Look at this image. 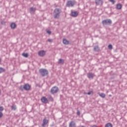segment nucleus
Segmentation results:
<instances>
[{
	"mask_svg": "<svg viewBox=\"0 0 127 127\" xmlns=\"http://www.w3.org/2000/svg\"><path fill=\"white\" fill-rule=\"evenodd\" d=\"M87 77H88V79H94L95 74L92 72H89L87 73Z\"/></svg>",
	"mask_w": 127,
	"mask_h": 127,
	"instance_id": "1a4fd4ad",
	"label": "nucleus"
},
{
	"mask_svg": "<svg viewBox=\"0 0 127 127\" xmlns=\"http://www.w3.org/2000/svg\"><path fill=\"white\" fill-rule=\"evenodd\" d=\"M63 42L64 44H65V45H68V44H69V43H70V42L66 39H64Z\"/></svg>",
	"mask_w": 127,
	"mask_h": 127,
	"instance_id": "4468645a",
	"label": "nucleus"
},
{
	"mask_svg": "<svg viewBox=\"0 0 127 127\" xmlns=\"http://www.w3.org/2000/svg\"><path fill=\"white\" fill-rule=\"evenodd\" d=\"M80 115H81V113L80 112V111L78 110L77 112V115L80 116Z\"/></svg>",
	"mask_w": 127,
	"mask_h": 127,
	"instance_id": "c756f323",
	"label": "nucleus"
},
{
	"mask_svg": "<svg viewBox=\"0 0 127 127\" xmlns=\"http://www.w3.org/2000/svg\"><path fill=\"white\" fill-rule=\"evenodd\" d=\"M91 127H97L96 125H93V126H91Z\"/></svg>",
	"mask_w": 127,
	"mask_h": 127,
	"instance_id": "c9c22d12",
	"label": "nucleus"
},
{
	"mask_svg": "<svg viewBox=\"0 0 127 127\" xmlns=\"http://www.w3.org/2000/svg\"><path fill=\"white\" fill-rule=\"evenodd\" d=\"M116 7L117 9H122V7H123V5L121 3H118L117 4Z\"/></svg>",
	"mask_w": 127,
	"mask_h": 127,
	"instance_id": "f3484780",
	"label": "nucleus"
},
{
	"mask_svg": "<svg viewBox=\"0 0 127 127\" xmlns=\"http://www.w3.org/2000/svg\"><path fill=\"white\" fill-rule=\"evenodd\" d=\"M11 109L12 111H15V110H16V107L15 106L13 105L11 107Z\"/></svg>",
	"mask_w": 127,
	"mask_h": 127,
	"instance_id": "393cba45",
	"label": "nucleus"
},
{
	"mask_svg": "<svg viewBox=\"0 0 127 127\" xmlns=\"http://www.w3.org/2000/svg\"><path fill=\"white\" fill-rule=\"evenodd\" d=\"M47 33H48V34L50 35V34H51L52 32L51 31L48 30V31H47Z\"/></svg>",
	"mask_w": 127,
	"mask_h": 127,
	"instance_id": "7c9ffc66",
	"label": "nucleus"
},
{
	"mask_svg": "<svg viewBox=\"0 0 127 127\" xmlns=\"http://www.w3.org/2000/svg\"><path fill=\"white\" fill-rule=\"evenodd\" d=\"M64 60L62 59H60L59 61V64H64Z\"/></svg>",
	"mask_w": 127,
	"mask_h": 127,
	"instance_id": "aec40b11",
	"label": "nucleus"
},
{
	"mask_svg": "<svg viewBox=\"0 0 127 127\" xmlns=\"http://www.w3.org/2000/svg\"><path fill=\"white\" fill-rule=\"evenodd\" d=\"M1 94V91L0 90V95Z\"/></svg>",
	"mask_w": 127,
	"mask_h": 127,
	"instance_id": "4c0bfd02",
	"label": "nucleus"
},
{
	"mask_svg": "<svg viewBox=\"0 0 127 127\" xmlns=\"http://www.w3.org/2000/svg\"><path fill=\"white\" fill-rule=\"evenodd\" d=\"M24 88L25 91H29L30 90V88H31V86H30V85H29V84L27 83L24 85Z\"/></svg>",
	"mask_w": 127,
	"mask_h": 127,
	"instance_id": "6e6552de",
	"label": "nucleus"
},
{
	"mask_svg": "<svg viewBox=\"0 0 127 127\" xmlns=\"http://www.w3.org/2000/svg\"><path fill=\"white\" fill-rule=\"evenodd\" d=\"M51 127H53V125H51Z\"/></svg>",
	"mask_w": 127,
	"mask_h": 127,
	"instance_id": "ea45409f",
	"label": "nucleus"
},
{
	"mask_svg": "<svg viewBox=\"0 0 127 127\" xmlns=\"http://www.w3.org/2000/svg\"><path fill=\"white\" fill-rule=\"evenodd\" d=\"M35 10H36V9H35V8H33V7H31L30 9V11H31V12H34L35 11Z\"/></svg>",
	"mask_w": 127,
	"mask_h": 127,
	"instance_id": "5701e85b",
	"label": "nucleus"
},
{
	"mask_svg": "<svg viewBox=\"0 0 127 127\" xmlns=\"http://www.w3.org/2000/svg\"><path fill=\"white\" fill-rule=\"evenodd\" d=\"M48 41L49 42H52V39H49L48 40Z\"/></svg>",
	"mask_w": 127,
	"mask_h": 127,
	"instance_id": "72a5a7b5",
	"label": "nucleus"
},
{
	"mask_svg": "<svg viewBox=\"0 0 127 127\" xmlns=\"http://www.w3.org/2000/svg\"><path fill=\"white\" fill-rule=\"evenodd\" d=\"M91 92H89L87 93V95H91Z\"/></svg>",
	"mask_w": 127,
	"mask_h": 127,
	"instance_id": "f704fd0d",
	"label": "nucleus"
},
{
	"mask_svg": "<svg viewBox=\"0 0 127 127\" xmlns=\"http://www.w3.org/2000/svg\"><path fill=\"white\" fill-rule=\"evenodd\" d=\"M99 96L104 99V98H106V94L105 93H99Z\"/></svg>",
	"mask_w": 127,
	"mask_h": 127,
	"instance_id": "6ab92c4d",
	"label": "nucleus"
},
{
	"mask_svg": "<svg viewBox=\"0 0 127 127\" xmlns=\"http://www.w3.org/2000/svg\"><path fill=\"white\" fill-rule=\"evenodd\" d=\"M69 127H76V123L74 121H71Z\"/></svg>",
	"mask_w": 127,
	"mask_h": 127,
	"instance_id": "ddd939ff",
	"label": "nucleus"
},
{
	"mask_svg": "<svg viewBox=\"0 0 127 127\" xmlns=\"http://www.w3.org/2000/svg\"><path fill=\"white\" fill-rule=\"evenodd\" d=\"M113 23L111 19H108L102 21V24L103 25H111Z\"/></svg>",
	"mask_w": 127,
	"mask_h": 127,
	"instance_id": "7ed1b4c3",
	"label": "nucleus"
},
{
	"mask_svg": "<svg viewBox=\"0 0 127 127\" xmlns=\"http://www.w3.org/2000/svg\"><path fill=\"white\" fill-rule=\"evenodd\" d=\"M4 72H5V69L3 68V67H0V74Z\"/></svg>",
	"mask_w": 127,
	"mask_h": 127,
	"instance_id": "a211bd4d",
	"label": "nucleus"
},
{
	"mask_svg": "<svg viewBox=\"0 0 127 127\" xmlns=\"http://www.w3.org/2000/svg\"><path fill=\"white\" fill-rule=\"evenodd\" d=\"M10 27L12 29H14L16 27V24L15 23H11Z\"/></svg>",
	"mask_w": 127,
	"mask_h": 127,
	"instance_id": "dca6fc26",
	"label": "nucleus"
},
{
	"mask_svg": "<svg viewBox=\"0 0 127 127\" xmlns=\"http://www.w3.org/2000/svg\"><path fill=\"white\" fill-rule=\"evenodd\" d=\"M60 13H61V9H60V8H56L54 11V18H59L60 17Z\"/></svg>",
	"mask_w": 127,
	"mask_h": 127,
	"instance_id": "f257e3e1",
	"label": "nucleus"
},
{
	"mask_svg": "<svg viewBox=\"0 0 127 127\" xmlns=\"http://www.w3.org/2000/svg\"><path fill=\"white\" fill-rule=\"evenodd\" d=\"M48 99L51 102H52V101H53V98H52L51 96H49Z\"/></svg>",
	"mask_w": 127,
	"mask_h": 127,
	"instance_id": "a878e982",
	"label": "nucleus"
},
{
	"mask_svg": "<svg viewBox=\"0 0 127 127\" xmlns=\"http://www.w3.org/2000/svg\"><path fill=\"white\" fill-rule=\"evenodd\" d=\"M2 116H3V114H2V113H1V112H0V119L1 118H2Z\"/></svg>",
	"mask_w": 127,
	"mask_h": 127,
	"instance_id": "2f4dec72",
	"label": "nucleus"
},
{
	"mask_svg": "<svg viewBox=\"0 0 127 127\" xmlns=\"http://www.w3.org/2000/svg\"><path fill=\"white\" fill-rule=\"evenodd\" d=\"M22 56H23V57H25L26 58H27V57H28L29 55L28 53H23L22 54Z\"/></svg>",
	"mask_w": 127,
	"mask_h": 127,
	"instance_id": "412c9836",
	"label": "nucleus"
},
{
	"mask_svg": "<svg viewBox=\"0 0 127 127\" xmlns=\"http://www.w3.org/2000/svg\"><path fill=\"white\" fill-rule=\"evenodd\" d=\"M3 110H4V108H3V107L0 106V111H3Z\"/></svg>",
	"mask_w": 127,
	"mask_h": 127,
	"instance_id": "c85d7f7f",
	"label": "nucleus"
},
{
	"mask_svg": "<svg viewBox=\"0 0 127 127\" xmlns=\"http://www.w3.org/2000/svg\"><path fill=\"white\" fill-rule=\"evenodd\" d=\"M59 91V89L57 86L53 87L51 90V94H55Z\"/></svg>",
	"mask_w": 127,
	"mask_h": 127,
	"instance_id": "39448f33",
	"label": "nucleus"
},
{
	"mask_svg": "<svg viewBox=\"0 0 127 127\" xmlns=\"http://www.w3.org/2000/svg\"><path fill=\"white\" fill-rule=\"evenodd\" d=\"M109 1L112 2L113 4H115V3L116 2V1L115 0H109Z\"/></svg>",
	"mask_w": 127,
	"mask_h": 127,
	"instance_id": "cd10ccee",
	"label": "nucleus"
},
{
	"mask_svg": "<svg viewBox=\"0 0 127 127\" xmlns=\"http://www.w3.org/2000/svg\"><path fill=\"white\" fill-rule=\"evenodd\" d=\"M70 15L72 16V17H76V16H78V12L77 11H71Z\"/></svg>",
	"mask_w": 127,
	"mask_h": 127,
	"instance_id": "f8f14e48",
	"label": "nucleus"
},
{
	"mask_svg": "<svg viewBox=\"0 0 127 127\" xmlns=\"http://www.w3.org/2000/svg\"><path fill=\"white\" fill-rule=\"evenodd\" d=\"M1 24H2V25L3 24H5V22L4 21H1Z\"/></svg>",
	"mask_w": 127,
	"mask_h": 127,
	"instance_id": "473e14b6",
	"label": "nucleus"
},
{
	"mask_svg": "<svg viewBox=\"0 0 127 127\" xmlns=\"http://www.w3.org/2000/svg\"><path fill=\"white\" fill-rule=\"evenodd\" d=\"M109 97H112V95H109Z\"/></svg>",
	"mask_w": 127,
	"mask_h": 127,
	"instance_id": "58836bf2",
	"label": "nucleus"
},
{
	"mask_svg": "<svg viewBox=\"0 0 127 127\" xmlns=\"http://www.w3.org/2000/svg\"><path fill=\"white\" fill-rule=\"evenodd\" d=\"M95 2L96 5H100V6L104 3L103 0H95Z\"/></svg>",
	"mask_w": 127,
	"mask_h": 127,
	"instance_id": "423d86ee",
	"label": "nucleus"
},
{
	"mask_svg": "<svg viewBox=\"0 0 127 127\" xmlns=\"http://www.w3.org/2000/svg\"><path fill=\"white\" fill-rule=\"evenodd\" d=\"M48 124V120L46 118H45L43 121V124H42V127H44Z\"/></svg>",
	"mask_w": 127,
	"mask_h": 127,
	"instance_id": "9b49d317",
	"label": "nucleus"
},
{
	"mask_svg": "<svg viewBox=\"0 0 127 127\" xmlns=\"http://www.w3.org/2000/svg\"><path fill=\"white\" fill-rule=\"evenodd\" d=\"M108 48L109 49H113V45H112V44H110L109 46H108Z\"/></svg>",
	"mask_w": 127,
	"mask_h": 127,
	"instance_id": "bb28decb",
	"label": "nucleus"
},
{
	"mask_svg": "<svg viewBox=\"0 0 127 127\" xmlns=\"http://www.w3.org/2000/svg\"><path fill=\"white\" fill-rule=\"evenodd\" d=\"M46 53V52L44 50H41L39 51L38 52V55L39 56H40V57H43L45 56V54Z\"/></svg>",
	"mask_w": 127,
	"mask_h": 127,
	"instance_id": "0eeeda50",
	"label": "nucleus"
},
{
	"mask_svg": "<svg viewBox=\"0 0 127 127\" xmlns=\"http://www.w3.org/2000/svg\"><path fill=\"white\" fill-rule=\"evenodd\" d=\"M19 89L20 90V91H24V85L23 86V85H20V87H19Z\"/></svg>",
	"mask_w": 127,
	"mask_h": 127,
	"instance_id": "b1692460",
	"label": "nucleus"
},
{
	"mask_svg": "<svg viewBox=\"0 0 127 127\" xmlns=\"http://www.w3.org/2000/svg\"><path fill=\"white\" fill-rule=\"evenodd\" d=\"M94 51H95L96 52H99L100 51V48L99 47V46H94Z\"/></svg>",
	"mask_w": 127,
	"mask_h": 127,
	"instance_id": "2eb2a0df",
	"label": "nucleus"
},
{
	"mask_svg": "<svg viewBox=\"0 0 127 127\" xmlns=\"http://www.w3.org/2000/svg\"><path fill=\"white\" fill-rule=\"evenodd\" d=\"M41 102L44 104H47L48 103V99L45 97H43L41 99Z\"/></svg>",
	"mask_w": 127,
	"mask_h": 127,
	"instance_id": "9d476101",
	"label": "nucleus"
},
{
	"mask_svg": "<svg viewBox=\"0 0 127 127\" xmlns=\"http://www.w3.org/2000/svg\"><path fill=\"white\" fill-rule=\"evenodd\" d=\"M1 62V59L0 58V63Z\"/></svg>",
	"mask_w": 127,
	"mask_h": 127,
	"instance_id": "e433bc0d",
	"label": "nucleus"
},
{
	"mask_svg": "<svg viewBox=\"0 0 127 127\" xmlns=\"http://www.w3.org/2000/svg\"><path fill=\"white\" fill-rule=\"evenodd\" d=\"M105 127H113V125L111 123H107Z\"/></svg>",
	"mask_w": 127,
	"mask_h": 127,
	"instance_id": "4be33fe9",
	"label": "nucleus"
},
{
	"mask_svg": "<svg viewBox=\"0 0 127 127\" xmlns=\"http://www.w3.org/2000/svg\"><path fill=\"white\" fill-rule=\"evenodd\" d=\"M75 5V1L73 0H69L66 3V6L67 7H72Z\"/></svg>",
	"mask_w": 127,
	"mask_h": 127,
	"instance_id": "20e7f679",
	"label": "nucleus"
},
{
	"mask_svg": "<svg viewBox=\"0 0 127 127\" xmlns=\"http://www.w3.org/2000/svg\"><path fill=\"white\" fill-rule=\"evenodd\" d=\"M39 72L42 77H45V76H47L49 74L48 70L45 68L40 69Z\"/></svg>",
	"mask_w": 127,
	"mask_h": 127,
	"instance_id": "f03ea898",
	"label": "nucleus"
}]
</instances>
